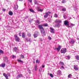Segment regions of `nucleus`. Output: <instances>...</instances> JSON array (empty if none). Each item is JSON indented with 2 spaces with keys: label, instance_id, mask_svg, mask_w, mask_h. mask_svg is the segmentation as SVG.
<instances>
[{
  "label": "nucleus",
  "instance_id": "f257e3e1",
  "mask_svg": "<svg viewBox=\"0 0 79 79\" xmlns=\"http://www.w3.org/2000/svg\"><path fill=\"white\" fill-rule=\"evenodd\" d=\"M38 27L40 30L41 33L42 34V36L45 35V32L44 30V28L42 27V25H40L38 26Z\"/></svg>",
  "mask_w": 79,
  "mask_h": 79
},
{
  "label": "nucleus",
  "instance_id": "f03ea898",
  "mask_svg": "<svg viewBox=\"0 0 79 79\" xmlns=\"http://www.w3.org/2000/svg\"><path fill=\"white\" fill-rule=\"evenodd\" d=\"M51 12L50 11H49L48 12L46 13L45 14V15L44 16V18H47L48 16H50V14H51Z\"/></svg>",
  "mask_w": 79,
  "mask_h": 79
},
{
  "label": "nucleus",
  "instance_id": "7ed1b4c3",
  "mask_svg": "<svg viewBox=\"0 0 79 79\" xmlns=\"http://www.w3.org/2000/svg\"><path fill=\"white\" fill-rule=\"evenodd\" d=\"M16 42H19V40L20 39L18 36H17L16 35H15L14 36Z\"/></svg>",
  "mask_w": 79,
  "mask_h": 79
},
{
  "label": "nucleus",
  "instance_id": "20e7f679",
  "mask_svg": "<svg viewBox=\"0 0 79 79\" xmlns=\"http://www.w3.org/2000/svg\"><path fill=\"white\" fill-rule=\"evenodd\" d=\"M3 75L5 77L6 79H8V76L10 77V73H7V74H6V73H3Z\"/></svg>",
  "mask_w": 79,
  "mask_h": 79
},
{
  "label": "nucleus",
  "instance_id": "39448f33",
  "mask_svg": "<svg viewBox=\"0 0 79 79\" xmlns=\"http://www.w3.org/2000/svg\"><path fill=\"white\" fill-rule=\"evenodd\" d=\"M62 53H65L66 52V48H63L61 50Z\"/></svg>",
  "mask_w": 79,
  "mask_h": 79
},
{
  "label": "nucleus",
  "instance_id": "423d86ee",
  "mask_svg": "<svg viewBox=\"0 0 79 79\" xmlns=\"http://www.w3.org/2000/svg\"><path fill=\"white\" fill-rule=\"evenodd\" d=\"M64 24L65 26H68L69 25V21L67 20H65L64 22Z\"/></svg>",
  "mask_w": 79,
  "mask_h": 79
},
{
  "label": "nucleus",
  "instance_id": "0eeeda50",
  "mask_svg": "<svg viewBox=\"0 0 79 79\" xmlns=\"http://www.w3.org/2000/svg\"><path fill=\"white\" fill-rule=\"evenodd\" d=\"M50 32L51 33L53 34L55 33V29L52 27H50Z\"/></svg>",
  "mask_w": 79,
  "mask_h": 79
},
{
  "label": "nucleus",
  "instance_id": "6e6552de",
  "mask_svg": "<svg viewBox=\"0 0 79 79\" xmlns=\"http://www.w3.org/2000/svg\"><path fill=\"white\" fill-rule=\"evenodd\" d=\"M61 48V46H59L58 47V48H54V50H57L58 51V52H60V49Z\"/></svg>",
  "mask_w": 79,
  "mask_h": 79
},
{
  "label": "nucleus",
  "instance_id": "1a4fd4ad",
  "mask_svg": "<svg viewBox=\"0 0 79 79\" xmlns=\"http://www.w3.org/2000/svg\"><path fill=\"white\" fill-rule=\"evenodd\" d=\"M74 68L75 70L76 71H77L78 69H79V68H78V67L77 65H74Z\"/></svg>",
  "mask_w": 79,
  "mask_h": 79
},
{
  "label": "nucleus",
  "instance_id": "9d476101",
  "mask_svg": "<svg viewBox=\"0 0 79 79\" xmlns=\"http://www.w3.org/2000/svg\"><path fill=\"white\" fill-rule=\"evenodd\" d=\"M18 6L17 4H15L14 6V10H18Z\"/></svg>",
  "mask_w": 79,
  "mask_h": 79
},
{
  "label": "nucleus",
  "instance_id": "9b49d317",
  "mask_svg": "<svg viewBox=\"0 0 79 79\" xmlns=\"http://www.w3.org/2000/svg\"><path fill=\"white\" fill-rule=\"evenodd\" d=\"M4 61H5V62L8 63V57H4Z\"/></svg>",
  "mask_w": 79,
  "mask_h": 79
},
{
  "label": "nucleus",
  "instance_id": "f8f14e48",
  "mask_svg": "<svg viewBox=\"0 0 79 79\" xmlns=\"http://www.w3.org/2000/svg\"><path fill=\"white\" fill-rule=\"evenodd\" d=\"M13 50L15 52H18L19 51V49L16 47L13 48Z\"/></svg>",
  "mask_w": 79,
  "mask_h": 79
},
{
  "label": "nucleus",
  "instance_id": "ddd939ff",
  "mask_svg": "<svg viewBox=\"0 0 79 79\" xmlns=\"http://www.w3.org/2000/svg\"><path fill=\"white\" fill-rule=\"evenodd\" d=\"M55 22L61 23H62V21L61 20H58V19H57L55 21Z\"/></svg>",
  "mask_w": 79,
  "mask_h": 79
},
{
  "label": "nucleus",
  "instance_id": "4468645a",
  "mask_svg": "<svg viewBox=\"0 0 79 79\" xmlns=\"http://www.w3.org/2000/svg\"><path fill=\"white\" fill-rule=\"evenodd\" d=\"M0 67H2V68H4L5 66V64H0Z\"/></svg>",
  "mask_w": 79,
  "mask_h": 79
},
{
  "label": "nucleus",
  "instance_id": "2eb2a0df",
  "mask_svg": "<svg viewBox=\"0 0 79 79\" xmlns=\"http://www.w3.org/2000/svg\"><path fill=\"white\" fill-rule=\"evenodd\" d=\"M70 56H66L65 57V58L67 60H69L70 59Z\"/></svg>",
  "mask_w": 79,
  "mask_h": 79
},
{
  "label": "nucleus",
  "instance_id": "dca6fc26",
  "mask_svg": "<svg viewBox=\"0 0 79 79\" xmlns=\"http://www.w3.org/2000/svg\"><path fill=\"white\" fill-rule=\"evenodd\" d=\"M26 35V34L24 33H22V37L23 38H25V36Z\"/></svg>",
  "mask_w": 79,
  "mask_h": 79
},
{
  "label": "nucleus",
  "instance_id": "f3484780",
  "mask_svg": "<svg viewBox=\"0 0 79 79\" xmlns=\"http://www.w3.org/2000/svg\"><path fill=\"white\" fill-rule=\"evenodd\" d=\"M8 13L9 15H10V16H12V15H13V12H12L11 11H9Z\"/></svg>",
  "mask_w": 79,
  "mask_h": 79
},
{
  "label": "nucleus",
  "instance_id": "a211bd4d",
  "mask_svg": "<svg viewBox=\"0 0 79 79\" xmlns=\"http://www.w3.org/2000/svg\"><path fill=\"white\" fill-rule=\"evenodd\" d=\"M70 44H74V40L71 39V41L70 42Z\"/></svg>",
  "mask_w": 79,
  "mask_h": 79
},
{
  "label": "nucleus",
  "instance_id": "6ab92c4d",
  "mask_svg": "<svg viewBox=\"0 0 79 79\" xmlns=\"http://www.w3.org/2000/svg\"><path fill=\"white\" fill-rule=\"evenodd\" d=\"M61 74V71L60 70H58L57 72V74L58 75H60Z\"/></svg>",
  "mask_w": 79,
  "mask_h": 79
},
{
  "label": "nucleus",
  "instance_id": "aec40b11",
  "mask_svg": "<svg viewBox=\"0 0 79 79\" xmlns=\"http://www.w3.org/2000/svg\"><path fill=\"white\" fill-rule=\"evenodd\" d=\"M36 34H37V33L36 32H35L34 34V36L35 38H36V37H37L38 35Z\"/></svg>",
  "mask_w": 79,
  "mask_h": 79
},
{
  "label": "nucleus",
  "instance_id": "412c9836",
  "mask_svg": "<svg viewBox=\"0 0 79 79\" xmlns=\"http://www.w3.org/2000/svg\"><path fill=\"white\" fill-rule=\"evenodd\" d=\"M29 10L31 12H32V13H34V12H35L34 10L32 9H29Z\"/></svg>",
  "mask_w": 79,
  "mask_h": 79
},
{
  "label": "nucleus",
  "instance_id": "4be33fe9",
  "mask_svg": "<svg viewBox=\"0 0 79 79\" xmlns=\"http://www.w3.org/2000/svg\"><path fill=\"white\" fill-rule=\"evenodd\" d=\"M75 57L76 58V60H79V56H76Z\"/></svg>",
  "mask_w": 79,
  "mask_h": 79
},
{
  "label": "nucleus",
  "instance_id": "5701e85b",
  "mask_svg": "<svg viewBox=\"0 0 79 79\" xmlns=\"http://www.w3.org/2000/svg\"><path fill=\"white\" fill-rule=\"evenodd\" d=\"M34 69L35 71H37V65H35L34 67Z\"/></svg>",
  "mask_w": 79,
  "mask_h": 79
},
{
  "label": "nucleus",
  "instance_id": "b1692460",
  "mask_svg": "<svg viewBox=\"0 0 79 79\" xmlns=\"http://www.w3.org/2000/svg\"><path fill=\"white\" fill-rule=\"evenodd\" d=\"M71 77H72V75L71 74H69L68 76V78H71Z\"/></svg>",
  "mask_w": 79,
  "mask_h": 79
},
{
  "label": "nucleus",
  "instance_id": "393cba45",
  "mask_svg": "<svg viewBox=\"0 0 79 79\" xmlns=\"http://www.w3.org/2000/svg\"><path fill=\"white\" fill-rule=\"evenodd\" d=\"M1 53L3 54V51L2 50H0V55H1Z\"/></svg>",
  "mask_w": 79,
  "mask_h": 79
},
{
  "label": "nucleus",
  "instance_id": "a878e982",
  "mask_svg": "<svg viewBox=\"0 0 79 79\" xmlns=\"http://www.w3.org/2000/svg\"><path fill=\"white\" fill-rule=\"evenodd\" d=\"M27 35L28 36V37H31V34H30V33H27Z\"/></svg>",
  "mask_w": 79,
  "mask_h": 79
},
{
  "label": "nucleus",
  "instance_id": "bb28decb",
  "mask_svg": "<svg viewBox=\"0 0 79 79\" xmlns=\"http://www.w3.org/2000/svg\"><path fill=\"white\" fill-rule=\"evenodd\" d=\"M36 23H37V24H40V21H39V20H37L36 22Z\"/></svg>",
  "mask_w": 79,
  "mask_h": 79
},
{
  "label": "nucleus",
  "instance_id": "cd10ccee",
  "mask_svg": "<svg viewBox=\"0 0 79 79\" xmlns=\"http://www.w3.org/2000/svg\"><path fill=\"white\" fill-rule=\"evenodd\" d=\"M75 26V24H71L70 25V26L71 27H73V26Z\"/></svg>",
  "mask_w": 79,
  "mask_h": 79
},
{
  "label": "nucleus",
  "instance_id": "c85d7f7f",
  "mask_svg": "<svg viewBox=\"0 0 79 79\" xmlns=\"http://www.w3.org/2000/svg\"><path fill=\"white\" fill-rule=\"evenodd\" d=\"M18 61L19 62H21V63H23V61L20 60H18Z\"/></svg>",
  "mask_w": 79,
  "mask_h": 79
},
{
  "label": "nucleus",
  "instance_id": "c756f323",
  "mask_svg": "<svg viewBox=\"0 0 79 79\" xmlns=\"http://www.w3.org/2000/svg\"><path fill=\"white\" fill-rule=\"evenodd\" d=\"M36 63H40L39 60H36Z\"/></svg>",
  "mask_w": 79,
  "mask_h": 79
},
{
  "label": "nucleus",
  "instance_id": "7c9ffc66",
  "mask_svg": "<svg viewBox=\"0 0 79 79\" xmlns=\"http://www.w3.org/2000/svg\"><path fill=\"white\" fill-rule=\"evenodd\" d=\"M60 63L61 64V65H62V66H63V65H64V63L63 62H60Z\"/></svg>",
  "mask_w": 79,
  "mask_h": 79
},
{
  "label": "nucleus",
  "instance_id": "2f4dec72",
  "mask_svg": "<svg viewBox=\"0 0 79 79\" xmlns=\"http://www.w3.org/2000/svg\"><path fill=\"white\" fill-rule=\"evenodd\" d=\"M18 76L20 77H22V76H23V75H22V74H19L18 75Z\"/></svg>",
  "mask_w": 79,
  "mask_h": 79
},
{
  "label": "nucleus",
  "instance_id": "473e14b6",
  "mask_svg": "<svg viewBox=\"0 0 79 79\" xmlns=\"http://www.w3.org/2000/svg\"><path fill=\"white\" fill-rule=\"evenodd\" d=\"M43 26L47 27L48 26V24L47 23H45L43 25Z\"/></svg>",
  "mask_w": 79,
  "mask_h": 79
},
{
  "label": "nucleus",
  "instance_id": "72a5a7b5",
  "mask_svg": "<svg viewBox=\"0 0 79 79\" xmlns=\"http://www.w3.org/2000/svg\"><path fill=\"white\" fill-rule=\"evenodd\" d=\"M50 76L51 77H53V75L52 74V73H50Z\"/></svg>",
  "mask_w": 79,
  "mask_h": 79
},
{
  "label": "nucleus",
  "instance_id": "f704fd0d",
  "mask_svg": "<svg viewBox=\"0 0 79 79\" xmlns=\"http://www.w3.org/2000/svg\"><path fill=\"white\" fill-rule=\"evenodd\" d=\"M42 68H40V69H39V72H40V73H41V72H42Z\"/></svg>",
  "mask_w": 79,
  "mask_h": 79
},
{
  "label": "nucleus",
  "instance_id": "c9c22d12",
  "mask_svg": "<svg viewBox=\"0 0 79 79\" xmlns=\"http://www.w3.org/2000/svg\"><path fill=\"white\" fill-rule=\"evenodd\" d=\"M42 68H40V69H39V72H40V73H41V72H42Z\"/></svg>",
  "mask_w": 79,
  "mask_h": 79
},
{
  "label": "nucleus",
  "instance_id": "e433bc0d",
  "mask_svg": "<svg viewBox=\"0 0 79 79\" xmlns=\"http://www.w3.org/2000/svg\"><path fill=\"white\" fill-rule=\"evenodd\" d=\"M54 17H55V18H57V17H58V15H57V14H55Z\"/></svg>",
  "mask_w": 79,
  "mask_h": 79
},
{
  "label": "nucleus",
  "instance_id": "4c0bfd02",
  "mask_svg": "<svg viewBox=\"0 0 79 79\" xmlns=\"http://www.w3.org/2000/svg\"><path fill=\"white\" fill-rule=\"evenodd\" d=\"M62 10L63 11H66V8H63L62 9Z\"/></svg>",
  "mask_w": 79,
  "mask_h": 79
},
{
  "label": "nucleus",
  "instance_id": "58836bf2",
  "mask_svg": "<svg viewBox=\"0 0 79 79\" xmlns=\"http://www.w3.org/2000/svg\"><path fill=\"white\" fill-rule=\"evenodd\" d=\"M2 11H3V12H5L6 11V9L4 8H3L2 9Z\"/></svg>",
  "mask_w": 79,
  "mask_h": 79
},
{
  "label": "nucleus",
  "instance_id": "ea45409f",
  "mask_svg": "<svg viewBox=\"0 0 79 79\" xmlns=\"http://www.w3.org/2000/svg\"><path fill=\"white\" fill-rule=\"evenodd\" d=\"M38 11H40V12H42V11H43V9H39Z\"/></svg>",
  "mask_w": 79,
  "mask_h": 79
},
{
  "label": "nucleus",
  "instance_id": "a19ab883",
  "mask_svg": "<svg viewBox=\"0 0 79 79\" xmlns=\"http://www.w3.org/2000/svg\"><path fill=\"white\" fill-rule=\"evenodd\" d=\"M35 5H38V3L36 1H35Z\"/></svg>",
  "mask_w": 79,
  "mask_h": 79
},
{
  "label": "nucleus",
  "instance_id": "79ce46f5",
  "mask_svg": "<svg viewBox=\"0 0 79 79\" xmlns=\"http://www.w3.org/2000/svg\"><path fill=\"white\" fill-rule=\"evenodd\" d=\"M19 78H20V77H19V76L18 75L17 76V77H16V79H18Z\"/></svg>",
  "mask_w": 79,
  "mask_h": 79
},
{
  "label": "nucleus",
  "instance_id": "37998d69",
  "mask_svg": "<svg viewBox=\"0 0 79 79\" xmlns=\"http://www.w3.org/2000/svg\"><path fill=\"white\" fill-rule=\"evenodd\" d=\"M48 39H49V40H51L52 39V38L50 36H48Z\"/></svg>",
  "mask_w": 79,
  "mask_h": 79
},
{
  "label": "nucleus",
  "instance_id": "c03bdc74",
  "mask_svg": "<svg viewBox=\"0 0 79 79\" xmlns=\"http://www.w3.org/2000/svg\"><path fill=\"white\" fill-rule=\"evenodd\" d=\"M61 68H62V69H64V68L63 65H62L61 68H60V69H61Z\"/></svg>",
  "mask_w": 79,
  "mask_h": 79
},
{
  "label": "nucleus",
  "instance_id": "a18cd8bd",
  "mask_svg": "<svg viewBox=\"0 0 79 79\" xmlns=\"http://www.w3.org/2000/svg\"><path fill=\"white\" fill-rule=\"evenodd\" d=\"M19 36H20V37H21V32L19 33Z\"/></svg>",
  "mask_w": 79,
  "mask_h": 79
},
{
  "label": "nucleus",
  "instance_id": "49530a36",
  "mask_svg": "<svg viewBox=\"0 0 79 79\" xmlns=\"http://www.w3.org/2000/svg\"><path fill=\"white\" fill-rule=\"evenodd\" d=\"M63 17H64V19H66V15H64Z\"/></svg>",
  "mask_w": 79,
  "mask_h": 79
},
{
  "label": "nucleus",
  "instance_id": "de8ad7c7",
  "mask_svg": "<svg viewBox=\"0 0 79 79\" xmlns=\"http://www.w3.org/2000/svg\"><path fill=\"white\" fill-rule=\"evenodd\" d=\"M21 57L22 58H24V56L23 55H21Z\"/></svg>",
  "mask_w": 79,
  "mask_h": 79
},
{
  "label": "nucleus",
  "instance_id": "09e8293b",
  "mask_svg": "<svg viewBox=\"0 0 79 79\" xmlns=\"http://www.w3.org/2000/svg\"><path fill=\"white\" fill-rule=\"evenodd\" d=\"M12 58H16V56H14V55H12Z\"/></svg>",
  "mask_w": 79,
  "mask_h": 79
},
{
  "label": "nucleus",
  "instance_id": "8fccbe9b",
  "mask_svg": "<svg viewBox=\"0 0 79 79\" xmlns=\"http://www.w3.org/2000/svg\"><path fill=\"white\" fill-rule=\"evenodd\" d=\"M29 42H32V39H29Z\"/></svg>",
  "mask_w": 79,
  "mask_h": 79
},
{
  "label": "nucleus",
  "instance_id": "3c124183",
  "mask_svg": "<svg viewBox=\"0 0 79 79\" xmlns=\"http://www.w3.org/2000/svg\"><path fill=\"white\" fill-rule=\"evenodd\" d=\"M30 2V3H32V0H28Z\"/></svg>",
  "mask_w": 79,
  "mask_h": 79
},
{
  "label": "nucleus",
  "instance_id": "603ef678",
  "mask_svg": "<svg viewBox=\"0 0 79 79\" xmlns=\"http://www.w3.org/2000/svg\"><path fill=\"white\" fill-rule=\"evenodd\" d=\"M62 2L63 3H64L66 2V1H65L63 0V1H62Z\"/></svg>",
  "mask_w": 79,
  "mask_h": 79
},
{
  "label": "nucleus",
  "instance_id": "864d4df0",
  "mask_svg": "<svg viewBox=\"0 0 79 79\" xmlns=\"http://www.w3.org/2000/svg\"><path fill=\"white\" fill-rule=\"evenodd\" d=\"M56 25L57 27L60 26V24H57V25Z\"/></svg>",
  "mask_w": 79,
  "mask_h": 79
},
{
  "label": "nucleus",
  "instance_id": "5fc2aeb1",
  "mask_svg": "<svg viewBox=\"0 0 79 79\" xmlns=\"http://www.w3.org/2000/svg\"><path fill=\"white\" fill-rule=\"evenodd\" d=\"M54 27H57V26H56V25L54 26Z\"/></svg>",
  "mask_w": 79,
  "mask_h": 79
},
{
  "label": "nucleus",
  "instance_id": "6e6d98bb",
  "mask_svg": "<svg viewBox=\"0 0 79 79\" xmlns=\"http://www.w3.org/2000/svg\"><path fill=\"white\" fill-rule=\"evenodd\" d=\"M40 40L41 41V42H42V41H43V40H42V39H40Z\"/></svg>",
  "mask_w": 79,
  "mask_h": 79
},
{
  "label": "nucleus",
  "instance_id": "4d7b16f0",
  "mask_svg": "<svg viewBox=\"0 0 79 79\" xmlns=\"http://www.w3.org/2000/svg\"><path fill=\"white\" fill-rule=\"evenodd\" d=\"M45 67V65H43L42 66V68H44Z\"/></svg>",
  "mask_w": 79,
  "mask_h": 79
},
{
  "label": "nucleus",
  "instance_id": "13d9d810",
  "mask_svg": "<svg viewBox=\"0 0 79 79\" xmlns=\"http://www.w3.org/2000/svg\"><path fill=\"white\" fill-rule=\"evenodd\" d=\"M19 0V1H23V0Z\"/></svg>",
  "mask_w": 79,
  "mask_h": 79
},
{
  "label": "nucleus",
  "instance_id": "bf43d9fd",
  "mask_svg": "<svg viewBox=\"0 0 79 79\" xmlns=\"http://www.w3.org/2000/svg\"><path fill=\"white\" fill-rule=\"evenodd\" d=\"M0 19H1V18H0Z\"/></svg>",
  "mask_w": 79,
  "mask_h": 79
}]
</instances>
